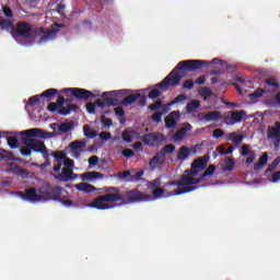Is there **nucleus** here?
Masks as SVG:
<instances>
[{
  "instance_id": "1",
  "label": "nucleus",
  "mask_w": 280,
  "mask_h": 280,
  "mask_svg": "<svg viewBox=\"0 0 280 280\" xmlns=\"http://www.w3.org/2000/svg\"><path fill=\"white\" fill-rule=\"evenodd\" d=\"M209 65H218L222 67L226 65V61L214 58L211 61L200 60V59H188L183 60L177 63V66L168 73L167 77L164 78L163 81L155 85L156 89H161L162 91H167V86H178L180 84V80L183 75L178 73V71H188L190 73H200L205 68L209 67Z\"/></svg>"
},
{
  "instance_id": "2",
  "label": "nucleus",
  "mask_w": 280,
  "mask_h": 280,
  "mask_svg": "<svg viewBox=\"0 0 280 280\" xmlns=\"http://www.w3.org/2000/svg\"><path fill=\"white\" fill-rule=\"evenodd\" d=\"M150 200H152V196L143 194L138 189H132L127 191V197L121 196V194H105L98 196L90 207L98 209L100 211H106L113 209V206L106 202H124L125 205H128V202H150Z\"/></svg>"
},
{
  "instance_id": "3",
  "label": "nucleus",
  "mask_w": 280,
  "mask_h": 280,
  "mask_svg": "<svg viewBox=\"0 0 280 280\" xmlns=\"http://www.w3.org/2000/svg\"><path fill=\"white\" fill-rule=\"evenodd\" d=\"M21 135V141L23 143V145H26V148H31V150H33V152H44L45 148H47V145H45V142L40 141V140H36L34 138H38V139H46L47 137L45 135H47V132L43 131L42 129L38 128H32L28 130H24L20 132Z\"/></svg>"
},
{
  "instance_id": "4",
  "label": "nucleus",
  "mask_w": 280,
  "mask_h": 280,
  "mask_svg": "<svg viewBox=\"0 0 280 280\" xmlns=\"http://www.w3.org/2000/svg\"><path fill=\"white\" fill-rule=\"evenodd\" d=\"M70 98H65V96L59 95L57 97V102L49 103L47 106V110L49 113H58L62 117H67V115H71V113H75L78 110V105L72 103Z\"/></svg>"
},
{
  "instance_id": "5",
  "label": "nucleus",
  "mask_w": 280,
  "mask_h": 280,
  "mask_svg": "<svg viewBox=\"0 0 280 280\" xmlns=\"http://www.w3.org/2000/svg\"><path fill=\"white\" fill-rule=\"evenodd\" d=\"M202 183V178L191 177L187 174L180 176L179 180L173 183L179 187V189L174 191L175 196H183V194H189L190 191H195L198 189V186H190V185H200Z\"/></svg>"
},
{
  "instance_id": "6",
  "label": "nucleus",
  "mask_w": 280,
  "mask_h": 280,
  "mask_svg": "<svg viewBox=\"0 0 280 280\" xmlns=\"http://www.w3.org/2000/svg\"><path fill=\"white\" fill-rule=\"evenodd\" d=\"M63 190L65 189L60 186L54 187L51 184L46 183L42 186L40 194L46 200H54L55 202H58Z\"/></svg>"
},
{
  "instance_id": "7",
  "label": "nucleus",
  "mask_w": 280,
  "mask_h": 280,
  "mask_svg": "<svg viewBox=\"0 0 280 280\" xmlns=\"http://www.w3.org/2000/svg\"><path fill=\"white\" fill-rule=\"evenodd\" d=\"M61 93H70L72 97H75L77 100H83L84 102L95 97L93 92L81 88H66L61 90Z\"/></svg>"
},
{
  "instance_id": "8",
  "label": "nucleus",
  "mask_w": 280,
  "mask_h": 280,
  "mask_svg": "<svg viewBox=\"0 0 280 280\" xmlns=\"http://www.w3.org/2000/svg\"><path fill=\"white\" fill-rule=\"evenodd\" d=\"M58 95V91L56 89H48L44 91L39 95H33L27 101V106H37V104H40V98L46 97L47 102H51L52 97H56Z\"/></svg>"
},
{
  "instance_id": "9",
  "label": "nucleus",
  "mask_w": 280,
  "mask_h": 280,
  "mask_svg": "<svg viewBox=\"0 0 280 280\" xmlns=\"http://www.w3.org/2000/svg\"><path fill=\"white\" fill-rule=\"evenodd\" d=\"M16 195L25 202H40V200L44 199L43 195H38L34 187H31L25 191H18Z\"/></svg>"
},
{
  "instance_id": "10",
  "label": "nucleus",
  "mask_w": 280,
  "mask_h": 280,
  "mask_svg": "<svg viewBox=\"0 0 280 280\" xmlns=\"http://www.w3.org/2000/svg\"><path fill=\"white\" fill-rule=\"evenodd\" d=\"M14 35L22 38H30L32 36V24L28 22L18 23Z\"/></svg>"
},
{
  "instance_id": "11",
  "label": "nucleus",
  "mask_w": 280,
  "mask_h": 280,
  "mask_svg": "<svg viewBox=\"0 0 280 280\" xmlns=\"http://www.w3.org/2000/svg\"><path fill=\"white\" fill-rule=\"evenodd\" d=\"M52 176L57 180H60V183H69L70 180H75V178H78V176L80 175L78 173H74L73 168H62L60 174H52Z\"/></svg>"
},
{
  "instance_id": "12",
  "label": "nucleus",
  "mask_w": 280,
  "mask_h": 280,
  "mask_svg": "<svg viewBox=\"0 0 280 280\" xmlns=\"http://www.w3.org/2000/svg\"><path fill=\"white\" fill-rule=\"evenodd\" d=\"M246 117V110L230 112V115L225 117L226 126H235V124L242 122V119Z\"/></svg>"
},
{
  "instance_id": "13",
  "label": "nucleus",
  "mask_w": 280,
  "mask_h": 280,
  "mask_svg": "<svg viewBox=\"0 0 280 280\" xmlns=\"http://www.w3.org/2000/svg\"><path fill=\"white\" fill-rule=\"evenodd\" d=\"M199 121H214L218 124L220 119H222V113L220 110H213V112H208V113H199L197 115Z\"/></svg>"
},
{
  "instance_id": "14",
  "label": "nucleus",
  "mask_w": 280,
  "mask_h": 280,
  "mask_svg": "<svg viewBox=\"0 0 280 280\" xmlns=\"http://www.w3.org/2000/svg\"><path fill=\"white\" fill-rule=\"evenodd\" d=\"M142 141L145 145H161L163 143V136L156 132L147 133L143 136Z\"/></svg>"
},
{
  "instance_id": "15",
  "label": "nucleus",
  "mask_w": 280,
  "mask_h": 280,
  "mask_svg": "<svg viewBox=\"0 0 280 280\" xmlns=\"http://www.w3.org/2000/svg\"><path fill=\"white\" fill-rule=\"evenodd\" d=\"M187 132H191V124H189V122H185L184 128L177 130L173 135L174 143H180V141H183L185 139V137H187Z\"/></svg>"
},
{
  "instance_id": "16",
  "label": "nucleus",
  "mask_w": 280,
  "mask_h": 280,
  "mask_svg": "<svg viewBox=\"0 0 280 280\" xmlns=\"http://www.w3.org/2000/svg\"><path fill=\"white\" fill-rule=\"evenodd\" d=\"M267 138L276 141L275 145H279L280 143V122L277 121L275 127H269V131L267 133Z\"/></svg>"
},
{
  "instance_id": "17",
  "label": "nucleus",
  "mask_w": 280,
  "mask_h": 280,
  "mask_svg": "<svg viewBox=\"0 0 280 280\" xmlns=\"http://www.w3.org/2000/svg\"><path fill=\"white\" fill-rule=\"evenodd\" d=\"M242 156H247L245 161L246 165H252V163L255 162V159H257V154L255 153V151H250L248 144L242 145Z\"/></svg>"
},
{
  "instance_id": "18",
  "label": "nucleus",
  "mask_w": 280,
  "mask_h": 280,
  "mask_svg": "<svg viewBox=\"0 0 280 280\" xmlns=\"http://www.w3.org/2000/svg\"><path fill=\"white\" fill-rule=\"evenodd\" d=\"M194 152L196 154V147H192L189 149V147L184 145L179 148V151L177 153V161H187L189 159V154Z\"/></svg>"
},
{
  "instance_id": "19",
  "label": "nucleus",
  "mask_w": 280,
  "mask_h": 280,
  "mask_svg": "<svg viewBox=\"0 0 280 280\" xmlns=\"http://www.w3.org/2000/svg\"><path fill=\"white\" fill-rule=\"evenodd\" d=\"M165 163V160L163 159V153H156L150 161H149V167L152 172L156 170L160 165H163Z\"/></svg>"
},
{
  "instance_id": "20",
  "label": "nucleus",
  "mask_w": 280,
  "mask_h": 280,
  "mask_svg": "<svg viewBox=\"0 0 280 280\" xmlns=\"http://www.w3.org/2000/svg\"><path fill=\"white\" fill-rule=\"evenodd\" d=\"M36 33L37 34H44L39 38V43H47V40H51V38H54V36H56V31L50 30V31L45 32V28H43V27L36 28Z\"/></svg>"
},
{
  "instance_id": "21",
  "label": "nucleus",
  "mask_w": 280,
  "mask_h": 280,
  "mask_svg": "<svg viewBox=\"0 0 280 280\" xmlns=\"http://www.w3.org/2000/svg\"><path fill=\"white\" fill-rule=\"evenodd\" d=\"M226 140L232 141L235 148H240L244 141V135L234 131L226 136Z\"/></svg>"
},
{
  "instance_id": "22",
  "label": "nucleus",
  "mask_w": 280,
  "mask_h": 280,
  "mask_svg": "<svg viewBox=\"0 0 280 280\" xmlns=\"http://www.w3.org/2000/svg\"><path fill=\"white\" fill-rule=\"evenodd\" d=\"M78 191H83V194H93L97 188L89 183H80L74 185Z\"/></svg>"
},
{
  "instance_id": "23",
  "label": "nucleus",
  "mask_w": 280,
  "mask_h": 280,
  "mask_svg": "<svg viewBox=\"0 0 280 280\" xmlns=\"http://www.w3.org/2000/svg\"><path fill=\"white\" fill-rule=\"evenodd\" d=\"M235 170V161L231 158L223 159L222 171L223 172H233Z\"/></svg>"
},
{
  "instance_id": "24",
  "label": "nucleus",
  "mask_w": 280,
  "mask_h": 280,
  "mask_svg": "<svg viewBox=\"0 0 280 280\" xmlns=\"http://www.w3.org/2000/svg\"><path fill=\"white\" fill-rule=\"evenodd\" d=\"M81 178L83 180H95V178H104V175L100 172H86L81 175Z\"/></svg>"
},
{
  "instance_id": "25",
  "label": "nucleus",
  "mask_w": 280,
  "mask_h": 280,
  "mask_svg": "<svg viewBox=\"0 0 280 280\" xmlns=\"http://www.w3.org/2000/svg\"><path fill=\"white\" fill-rule=\"evenodd\" d=\"M268 164V152L262 153V156L259 158L258 162L254 165V170L259 172L265 165Z\"/></svg>"
},
{
  "instance_id": "26",
  "label": "nucleus",
  "mask_w": 280,
  "mask_h": 280,
  "mask_svg": "<svg viewBox=\"0 0 280 280\" xmlns=\"http://www.w3.org/2000/svg\"><path fill=\"white\" fill-rule=\"evenodd\" d=\"M207 163H209V159L207 158H199L192 162V165L198 168V171L205 170L207 167Z\"/></svg>"
},
{
  "instance_id": "27",
  "label": "nucleus",
  "mask_w": 280,
  "mask_h": 280,
  "mask_svg": "<svg viewBox=\"0 0 280 280\" xmlns=\"http://www.w3.org/2000/svg\"><path fill=\"white\" fill-rule=\"evenodd\" d=\"M70 130H73V121L62 122L58 127L60 135H67V132H70Z\"/></svg>"
},
{
  "instance_id": "28",
  "label": "nucleus",
  "mask_w": 280,
  "mask_h": 280,
  "mask_svg": "<svg viewBox=\"0 0 280 280\" xmlns=\"http://www.w3.org/2000/svg\"><path fill=\"white\" fill-rule=\"evenodd\" d=\"M200 108V101L198 100H191L187 105H186V113H194L195 110H198Z\"/></svg>"
},
{
  "instance_id": "29",
  "label": "nucleus",
  "mask_w": 280,
  "mask_h": 280,
  "mask_svg": "<svg viewBox=\"0 0 280 280\" xmlns=\"http://www.w3.org/2000/svg\"><path fill=\"white\" fill-rule=\"evenodd\" d=\"M70 148L72 151H84V149L86 148V142L75 140L70 143Z\"/></svg>"
},
{
  "instance_id": "30",
  "label": "nucleus",
  "mask_w": 280,
  "mask_h": 280,
  "mask_svg": "<svg viewBox=\"0 0 280 280\" xmlns=\"http://www.w3.org/2000/svg\"><path fill=\"white\" fill-rule=\"evenodd\" d=\"M174 152H176V145H174V144H166L158 153L163 154V160L165 161V154H174Z\"/></svg>"
},
{
  "instance_id": "31",
  "label": "nucleus",
  "mask_w": 280,
  "mask_h": 280,
  "mask_svg": "<svg viewBox=\"0 0 280 280\" xmlns=\"http://www.w3.org/2000/svg\"><path fill=\"white\" fill-rule=\"evenodd\" d=\"M114 113L117 115V117L121 124H126V112L124 110V107L117 106L114 109Z\"/></svg>"
},
{
  "instance_id": "32",
  "label": "nucleus",
  "mask_w": 280,
  "mask_h": 280,
  "mask_svg": "<svg viewBox=\"0 0 280 280\" xmlns=\"http://www.w3.org/2000/svg\"><path fill=\"white\" fill-rule=\"evenodd\" d=\"M136 132L135 131H130L128 129L124 130L121 133V139L126 142V143H132V137H135Z\"/></svg>"
},
{
  "instance_id": "33",
  "label": "nucleus",
  "mask_w": 280,
  "mask_h": 280,
  "mask_svg": "<svg viewBox=\"0 0 280 280\" xmlns=\"http://www.w3.org/2000/svg\"><path fill=\"white\" fill-rule=\"evenodd\" d=\"M50 156H54V161H56L57 163H62V161L67 159V154L65 153V151L52 152L50 153Z\"/></svg>"
},
{
  "instance_id": "34",
  "label": "nucleus",
  "mask_w": 280,
  "mask_h": 280,
  "mask_svg": "<svg viewBox=\"0 0 280 280\" xmlns=\"http://www.w3.org/2000/svg\"><path fill=\"white\" fill-rule=\"evenodd\" d=\"M138 97L139 96H137V94H130L121 101V104L122 106H131V104H135V102H137Z\"/></svg>"
},
{
  "instance_id": "35",
  "label": "nucleus",
  "mask_w": 280,
  "mask_h": 280,
  "mask_svg": "<svg viewBox=\"0 0 280 280\" xmlns=\"http://www.w3.org/2000/svg\"><path fill=\"white\" fill-rule=\"evenodd\" d=\"M83 135L88 137V139H95V137H97V133H95V131H92L91 126L89 125H85L83 127Z\"/></svg>"
},
{
  "instance_id": "36",
  "label": "nucleus",
  "mask_w": 280,
  "mask_h": 280,
  "mask_svg": "<svg viewBox=\"0 0 280 280\" xmlns=\"http://www.w3.org/2000/svg\"><path fill=\"white\" fill-rule=\"evenodd\" d=\"M103 95H109L110 97H122V95H126V90L104 92Z\"/></svg>"
},
{
  "instance_id": "37",
  "label": "nucleus",
  "mask_w": 280,
  "mask_h": 280,
  "mask_svg": "<svg viewBox=\"0 0 280 280\" xmlns=\"http://www.w3.org/2000/svg\"><path fill=\"white\" fill-rule=\"evenodd\" d=\"M0 27L1 30H5L7 32L10 31L12 27V20H5L3 18H0Z\"/></svg>"
},
{
  "instance_id": "38",
  "label": "nucleus",
  "mask_w": 280,
  "mask_h": 280,
  "mask_svg": "<svg viewBox=\"0 0 280 280\" xmlns=\"http://www.w3.org/2000/svg\"><path fill=\"white\" fill-rule=\"evenodd\" d=\"M280 163V158H276L271 164L268 165L267 170L265 171L266 174L270 173V172H275V170H277V166Z\"/></svg>"
},
{
  "instance_id": "39",
  "label": "nucleus",
  "mask_w": 280,
  "mask_h": 280,
  "mask_svg": "<svg viewBox=\"0 0 280 280\" xmlns=\"http://www.w3.org/2000/svg\"><path fill=\"white\" fill-rule=\"evenodd\" d=\"M159 187H161V177H156L148 183V189H159Z\"/></svg>"
},
{
  "instance_id": "40",
  "label": "nucleus",
  "mask_w": 280,
  "mask_h": 280,
  "mask_svg": "<svg viewBox=\"0 0 280 280\" xmlns=\"http://www.w3.org/2000/svg\"><path fill=\"white\" fill-rule=\"evenodd\" d=\"M212 174H215V165L211 164L208 166V168L203 172L201 175V180L206 178V176H212Z\"/></svg>"
},
{
  "instance_id": "41",
  "label": "nucleus",
  "mask_w": 280,
  "mask_h": 280,
  "mask_svg": "<svg viewBox=\"0 0 280 280\" xmlns=\"http://www.w3.org/2000/svg\"><path fill=\"white\" fill-rule=\"evenodd\" d=\"M136 96H138L136 101L138 106H145L148 104V98L145 97V95L137 93Z\"/></svg>"
},
{
  "instance_id": "42",
  "label": "nucleus",
  "mask_w": 280,
  "mask_h": 280,
  "mask_svg": "<svg viewBox=\"0 0 280 280\" xmlns=\"http://www.w3.org/2000/svg\"><path fill=\"white\" fill-rule=\"evenodd\" d=\"M185 100H187V95L179 94L177 97L168 103V106H174V104H180V102H185Z\"/></svg>"
},
{
  "instance_id": "43",
  "label": "nucleus",
  "mask_w": 280,
  "mask_h": 280,
  "mask_svg": "<svg viewBox=\"0 0 280 280\" xmlns=\"http://www.w3.org/2000/svg\"><path fill=\"white\" fill-rule=\"evenodd\" d=\"M265 90H256L254 93L248 94L249 100H257L264 96Z\"/></svg>"
},
{
  "instance_id": "44",
  "label": "nucleus",
  "mask_w": 280,
  "mask_h": 280,
  "mask_svg": "<svg viewBox=\"0 0 280 280\" xmlns=\"http://www.w3.org/2000/svg\"><path fill=\"white\" fill-rule=\"evenodd\" d=\"M8 145L12 150H15V148H19V139L16 137L8 138Z\"/></svg>"
},
{
  "instance_id": "45",
  "label": "nucleus",
  "mask_w": 280,
  "mask_h": 280,
  "mask_svg": "<svg viewBox=\"0 0 280 280\" xmlns=\"http://www.w3.org/2000/svg\"><path fill=\"white\" fill-rule=\"evenodd\" d=\"M265 83L267 84V86H275L276 89L273 91H277L279 89V83L275 78L266 79Z\"/></svg>"
},
{
  "instance_id": "46",
  "label": "nucleus",
  "mask_w": 280,
  "mask_h": 280,
  "mask_svg": "<svg viewBox=\"0 0 280 280\" xmlns=\"http://www.w3.org/2000/svg\"><path fill=\"white\" fill-rule=\"evenodd\" d=\"M63 165L66 170H73V167H75V162L69 158H66L63 160Z\"/></svg>"
},
{
  "instance_id": "47",
  "label": "nucleus",
  "mask_w": 280,
  "mask_h": 280,
  "mask_svg": "<svg viewBox=\"0 0 280 280\" xmlns=\"http://www.w3.org/2000/svg\"><path fill=\"white\" fill-rule=\"evenodd\" d=\"M166 128H176V119L170 118V116L164 119Z\"/></svg>"
},
{
  "instance_id": "48",
  "label": "nucleus",
  "mask_w": 280,
  "mask_h": 280,
  "mask_svg": "<svg viewBox=\"0 0 280 280\" xmlns=\"http://www.w3.org/2000/svg\"><path fill=\"white\" fill-rule=\"evenodd\" d=\"M164 195L165 189L163 187H159L153 190V198H163Z\"/></svg>"
},
{
  "instance_id": "49",
  "label": "nucleus",
  "mask_w": 280,
  "mask_h": 280,
  "mask_svg": "<svg viewBox=\"0 0 280 280\" xmlns=\"http://www.w3.org/2000/svg\"><path fill=\"white\" fill-rule=\"evenodd\" d=\"M143 177V171L136 172L133 175H130V180L133 183L139 182Z\"/></svg>"
},
{
  "instance_id": "50",
  "label": "nucleus",
  "mask_w": 280,
  "mask_h": 280,
  "mask_svg": "<svg viewBox=\"0 0 280 280\" xmlns=\"http://www.w3.org/2000/svg\"><path fill=\"white\" fill-rule=\"evenodd\" d=\"M101 122L103 124V126H105V128H110V126H113V119L106 116L101 117Z\"/></svg>"
},
{
  "instance_id": "51",
  "label": "nucleus",
  "mask_w": 280,
  "mask_h": 280,
  "mask_svg": "<svg viewBox=\"0 0 280 280\" xmlns=\"http://www.w3.org/2000/svg\"><path fill=\"white\" fill-rule=\"evenodd\" d=\"M158 97H161V91H159V89H154L149 92L150 100H156Z\"/></svg>"
},
{
  "instance_id": "52",
  "label": "nucleus",
  "mask_w": 280,
  "mask_h": 280,
  "mask_svg": "<svg viewBox=\"0 0 280 280\" xmlns=\"http://www.w3.org/2000/svg\"><path fill=\"white\" fill-rule=\"evenodd\" d=\"M163 106V101L158 100L155 103L149 105V110H159Z\"/></svg>"
},
{
  "instance_id": "53",
  "label": "nucleus",
  "mask_w": 280,
  "mask_h": 280,
  "mask_svg": "<svg viewBox=\"0 0 280 280\" xmlns=\"http://www.w3.org/2000/svg\"><path fill=\"white\" fill-rule=\"evenodd\" d=\"M57 202H61V205H63L67 208L73 207V205H75L73 202V200H71V199H63L62 197H60V200H57Z\"/></svg>"
},
{
  "instance_id": "54",
  "label": "nucleus",
  "mask_w": 280,
  "mask_h": 280,
  "mask_svg": "<svg viewBox=\"0 0 280 280\" xmlns=\"http://www.w3.org/2000/svg\"><path fill=\"white\" fill-rule=\"evenodd\" d=\"M100 139H102V141H108V140L113 139V133L107 132V131H102L100 133Z\"/></svg>"
},
{
  "instance_id": "55",
  "label": "nucleus",
  "mask_w": 280,
  "mask_h": 280,
  "mask_svg": "<svg viewBox=\"0 0 280 280\" xmlns=\"http://www.w3.org/2000/svg\"><path fill=\"white\" fill-rule=\"evenodd\" d=\"M200 171L198 170V168H196V166H194V164H191V167H190V170H188V171H186V175H188V176H198V173H199Z\"/></svg>"
},
{
  "instance_id": "56",
  "label": "nucleus",
  "mask_w": 280,
  "mask_h": 280,
  "mask_svg": "<svg viewBox=\"0 0 280 280\" xmlns=\"http://www.w3.org/2000/svg\"><path fill=\"white\" fill-rule=\"evenodd\" d=\"M121 154L126 159H132V156H135V151L132 149H125L122 150Z\"/></svg>"
},
{
  "instance_id": "57",
  "label": "nucleus",
  "mask_w": 280,
  "mask_h": 280,
  "mask_svg": "<svg viewBox=\"0 0 280 280\" xmlns=\"http://www.w3.org/2000/svg\"><path fill=\"white\" fill-rule=\"evenodd\" d=\"M22 156H30L32 154V148L25 145L20 149Z\"/></svg>"
},
{
  "instance_id": "58",
  "label": "nucleus",
  "mask_w": 280,
  "mask_h": 280,
  "mask_svg": "<svg viewBox=\"0 0 280 280\" xmlns=\"http://www.w3.org/2000/svg\"><path fill=\"white\" fill-rule=\"evenodd\" d=\"M3 14L8 16V19H12L14 16V12L10 7L2 8Z\"/></svg>"
},
{
  "instance_id": "59",
  "label": "nucleus",
  "mask_w": 280,
  "mask_h": 280,
  "mask_svg": "<svg viewBox=\"0 0 280 280\" xmlns=\"http://www.w3.org/2000/svg\"><path fill=\"white\" fill-rule=\"evenodd\" d=\"M183 89H186L187 91H191L194 89V80L188 79L184 82Z\"/></svg>"
},
{
  "instance_id": "60",
  "label": "nucleus",
  "mask_w": 280,
  "mask_h": 280,
  "mask_svg": "<svg viewBox=\"0 0 280 280\" xmlns=\"http://www.w3.org/2000/svg\"><path fill=\"white\" fill-rule=\"evenodd\" d=\"M105 102L107 106H117L119 104V101L117 98L107 97L105 98Z\"/></svg>"
},
{
  "instance_id": "61",
  "label": "nucleus",
  "mask_w": 280,
  "mask_h": 280,
  "mask_svg": "<svg viewBox=\"0 0 280 280\" xmlns=\"http://www.w3.org/2000/svg\"><path fill=\"white\" fill-rule=\"evenodd\" d=\"M104 191H105L106 194H121V192H119V188H117V187H115V186L106 187V188L104 189Z\"/></svg>"
},
{
  "instance_id": "62",
  "label": "nucleus",
  "mask_w": 280,
  "mask_h": 280,
  "mask_svg": "<svg viewBox=\"0 0 280 280\" xmlns=\"http://www.w3.org/2000/svg\"><path fill=\"white\" fill-rule=\"evenodd\" d=\"M161 117H163V114H161V113H159V112H155V113L152 115L151 119H152L153 121H155V124H161Z\"/></svg>"
},
{
  "instance_id": "63",
  "label": "nucleus",
  "mask_w": 280,
  "mask_h": 280,
  "mask_svg": "<svg viewBox=\"0 0 280 280\" xmlns=\"http://www.w3.org/2000/svg\"><path fill=\"white\" fill-rule=\"evenodd\" d=\"M213 137L214 139H220L221 137H224V131L222 129H214Z\"/></svg>"
},
{
  "instance_id": "64",
  "label": "nucleus",
  "mask_w": 280,
  "mask_h": 280,
  "mask_svg": "<svg viewBox=\"0 0 280 280\" xmlns=\"http://www.w3.org/2000/svg\"><path fill=\"white\" fill-rule=\"evenodd\" d=\"M86 110L90 113V115H94L95 113V104L94 103H88L86 104Z\"/></svg>"
}]
</instances>
